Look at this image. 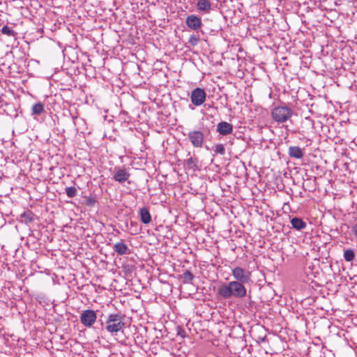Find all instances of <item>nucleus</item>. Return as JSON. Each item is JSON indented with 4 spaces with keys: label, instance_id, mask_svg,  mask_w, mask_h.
Returning a JSON list of instances; mask_svg holds the SVG:
<instances>
[{
    "label": "nucleus",
    "instance_id": "obj_1",
    "mask_svg": "<svg viewBox=\"0 0 357 357\" xmlns=\"http://www.w3.org/2000/svg\"><path fill=\"white\" fill-rule=\"evenodd\" d=\"M241 282L231 281L227 284H222L218 287V294L224 299L231 297L242 298L246 296L247 290Z\"/></svg>",
    "mask_w": 357,
    "mask_h": 357
},
{
    "label": "nucleus",
    "instance_id": "obj_2",
    "mask_svg": "<svg viewBox=\"0 0 357 357\" xmlns=\"http://www.w3.org/2000/svg\"><path fill=\"white\" fill-rule=\"evenodd\" d=\"M126 315L121 313H112L108 314L105 322H101V326H105V330L111 334H116L123 331L126 326L124 320Z\"/></svg>",
    "mask_w": 357,
    "mask_h": 357
},
{
    "label": "nucleus",
    "instance_id": "obj_3",
    "mask_svg": "<svg viewBox=\"0 0 357 357\" xmlns=\"http://www.w3.org/2000/svg\"><path fill=\"white\" fill-rule=\"evenodd\" d=\"M62 52L64 59H67L72 63L79 62L87 56L86 52H82L79 46H65Z\"/></svg>",
    "mask_w": 357,
    "mask_h": 357
},
{
    "label": "nucleus",
    "instance_id": "obj_4",
    "mask_svg": "<svg viewBox=\"0 0 357 357\" xmlns=\"http://www.w3.org/2000/svg\"><path fill=\"white\" fill-rule=\"evenodd\" d=\"M293 114V111L287 106H278L273 109L271 116L278 123L286 122Z\"/></svg>",
    "mask_w": 357,
    "mask_h": 357
},
{
    "label": "nucleus",
    "instance_id": "obj_5",
    "mask_svg": "<svg viewBox=\"0 0 357 357\" xmlns=\"http://www.w3.org/2000/svg\"><path fill=\"white\" fill-rule=\"evenodd\" d=\"M204 137V132L197 130H191L188 134V138L194 148H202L203 146Z\"/></svg>",
    "mask_w": 357,
    "mask_h": 357
},
{
    "label": "nucleus",
    "instance_id": "obj_6",
    "mask_svg": "<svg viewBox=\"0 0 357 357\" xmlns=\"http://www.w3.org/2000/svg\"><path fill=\"white\" fill-rule=\"evenodd\" d=\"M231 275L236 280V282H241L243 284L248 283L251 280V273L239 266L232 269Z\"/></svg>",
    "mask_w": 357,
    "mask_h": 357
},
{
    "label": "nucleus",
    "instance_id": "obj_7",
    "mask_svg": "<svg viewBox=\"0 0 357 357\" xmlns=\"http://www.w3.org/2000/svg\"><path fill=\"white\" fill-rule=\"evenodd\" d=\"M97 319V314L93 310H85L80 314L79 319L80 322L85 326L90 328L96 322Z\"/></svg>",
    "mask_w": 357,
    "mask_h": 357
},
{
    "label": "nucleus",
    "instance_id": "obj_8",
    "mask_svg": "<svg viewBox=\"0 0 357 357\" xmlns=\"http://www.w3.org/2000/svg\"><path fill=\"white\" fill-rule=\"evenodd\" d=\"M130 174L125 167H115L113 171L112 178L119 183H123L126 181L130 183L128 181Z\"/></svg>",
    "mask_w": 357,
    "mask_h": 357
},
{
    "label": "nucleus",
    "instance_id": "obj_9",
    "mask_svg": "<svg viewBox=\"0 0 357 357\" xmlns=\"http://www.w3.org/2000/svg\"><path fill=\"white\" fill-rule=\"evenodd\" d=\"M206 98V93L204 89L197 87L191 92L190 100L195 106L202 105L205 102Z\"/></svg>",
    "mask_w": 357,
    "mask_h": 357
},
{
    "label": "nucleus",
    "instance_id": "obj_10",
    "mask_svg": "<svg viewBox=\"0 0 357 357\" xmlns=\"http://www.w3.org/2000/svg\"><path fill=\"white\" fill-rule=\"evenodd\" d=\"M185 24L190 29L197 31L201 28L202 22L199 17L190 15L186 17Z\"/></svg>",
    "mask_w": 357,
    "mask_h": 357
},
{
    "label": "nucleus",
    "instance_id": "obj_11",
    "mask_svg": "<svg viewBox=\"0 0 357 357\" xmlns=\"http://www.w3.org/2000/svg\"><path fill=\"white\" fill-rule=\"evenodd\" d=\"M199 160L195 156H190L188 158L184 160L183 165L186 169L192 171L193 172L199 169Z\"/></svg>",
    "mask_w": 357,
    "mask_h": 357
},
{
    "label": "nucleus",
    "instance_id": "obj_12",
    "mask_svg": "<svg viewBox=\"0 0 357 357\" xmlns=\"http://www.w3.org/2000/svg\"><path fill=\"white\" fill-rule=\"evenodd\" d=\"M217 131L222 135H227L233 132V126L226 121H221L217 125Z\"/></svg>",
    "mask_w": 357,
    "mask_h": 357
},
{
    "label": "nucleus",
    "instance_id": "obj_13",
    "mask_svg": "<svg viewBox=\"0 0 357 357\" xmlns=\"http://www.w3.org/2000/svg\"><path fill=\"white\" fill-rule=\"evenodd\" d=\"M113 249L119 255H124L130 253L129 248L123 241L115 243Z\"/></svg>",
    "mask_w": 357,
    "mask_h": 357
},
{
    "label": "nucleus",
    "instance_id": "obj_14",
    "mask_svg": "<svg viewBox=\"0 0 357 357\" xmlns=\"http://www.w3.org/2000/svg\"><path fill=\"white\" fill-rule=\"evenodd\" d=\"M288 154L290 158L301 159L303 157V150L298 146H291L288 150Z\"/></svg>",
    "mask_w": 357,
    "mask_h": 357
},
{
    "label": "nucleus",
    "instance_id": "obj_15",
    "mask_svg": "<svg viewBox=\"0 0 357 357\" xmlns=\"http://www.w3.org/2000/svg\"><path fill=\"white\" fill-rule=\"evenodd\" d=\"M206 42L208 43V40L204 37V33L199 32V31H196L195 34L192 35L189 38V43L191 45H195L197 43Z\"/></svg>",
    "mask_w": 357,
    "mask_h": 357
},
{
    "label": "nucleus",
    "instance_id": "obj_16",
    "mask_svg": "<svg viewBox=\"0 0 357 357\" xmlns=\"http://www.w3.org/2000/svg\"><path fill=\"white\" fill-rule=\"evenodd\" d=\"M197 8L205 13H208L211 10V3L210 0H197Z\"/></svg>",
    "mask_w": 357,
    "mask_h": 357
},
{
    "label": "nucleus",
    "instance_id": "obj_17",
    "mask_svg": "<svg viewBox=\"0 0 357 357\" xmlns=\"http://www.w3.org/2000/svg\"><path fill=\"white\" fill-rule=\"evenodd\" d=\"M140 220L142 222L148 225L151 221V215L148 207H143L139 211Z\"/></svg>",
    "mask_w": 357,
    "mask_h": 357
},
{
    "label": "nucleus",
    "instance_id": "obj_18",
    "mask_svg": "<svg viewBox=\"0 0 357 357\" xmlns=\"http://www.w3.org/2000/svg\"><path fill=\"white\" fill-rule=\"evenodd\" d=\"M21 218L26 224H29L36 220V215L31 211L27 210L21 214Z\"/></svg>",
    "mask_w": 357,
    "mask_h": 357
},
{
    "label": "nucleus",
    "instance_id": "obj_19",
    "mask_svg": "<svg viewBox=\"0 0 357 357\" xmlns=\"http://www.w3.org/2000/svg\"><path fill=\"white\" fill-rule=\"evenodd\" d=\"M291 223L292 227L297 230H301L306 227V223L299 218H293L291 220Z\"/></svg>",
    "mask_w": 357,
    "mask_h": 357
},
{
    "label": "nucleus",
    "instance_id": "obj_20",
    "mask_svg": "<svg viewBox=\"0 0 357 357\" xmlns=\"http://www.w3.org/2000/svg\"><path fill=\"white\" fill-rule=\"evenodd\" d=\"M22 46H12V50L9 54H13V57H17L18 59H23L25 57V52L21 51Z\"/></svg>",
    "mask_w": 357,
    "mask_h": 357
},
{
    "label": "nucleus",
    "instance_id": "obj_21",
    "mask_svg": "<svg viewBox=\"0 0 357 357\" xmlns=\"http://www.w3.org/2000/svg\"><path fill=\"white\" fill-rule=\"evenodd\" d=\"M44 112V105L38 102L32 107V114L40 115Z\"/></svg>",
    "mask_w": 357,
    "mask_h": 357
},
{
    "label": "nucleus",
    "instance_id": "obj_22",
    "mask_svg": "<svg viewBox=\"0 0 357 357\" xmlns=\"http://www.w3.org/2000/svg\"><path fill=\"white\" fill-rule=\"evenodd\" d=\"M355 258V252L352 249L348 248L344 251V259L349 262L352 261Z\"/></svg>",
    "mask_w": 357,
    "mask_h": 357
},
{
    "label": "nucleus",
    "instance_id": "obj_23",
    "mask_svg": "<svg viewBox=\"0 0 357 357\" xmlns=\"http://www.w3.org/2000/svg\"><path fill=\"white\" fill-rule=\"evenodd\" d=\"M182 278L183 279V283H191L195 278V276L190 271L186 270L183 273Z\"/></svg>",
    "mask_w": 357,
    "mask_h": 357
},
{
    "label": "nucleus",
    "instance_id": "obj_24",
    "mask_svg": "<svg viewBox=\"0 0 357 357\" xmlns=\"http://www.w3.org/2000/svg\"><path fill=\"white\" fill-rule=\"evenodd\" d=\"M66 192L68 197L73 198L77 195V190L75 187H67L66 188Z\"/></svg>",
    "mask_w": 357,
    "mask_h": 357
},
{
    "label": "nucleus",
    "instance_id": "obj_25",
    "mask_svg": "<svg viewBox=\"0 0 357 357\" xmlns=\"http://www.w3.org/2000/svg\"><path fill=\"white\" fill-rule=\"evenodd\" d=\"M213 151L217 154L224 155L225 153V149L223 144H215Z\"/></svg>",
    "mask_w": 357,
    "mask_h": 357
},
{
    "label": "nucleus",
    "instance_id": "obj_26",
    "mask_svg": "<svg viewBox=\"0 0 357 357\" xmlns=\"http://www.w3.org/2000/svg\"><path fill=\"white\" fill-rule=\"evenodd\" d=\"M1 32H2V33L6 34L9 36H13L15 34L14 30L12 28H10L6 25H5L2 27Z\"/></svg>",
    "mask_w": 357,
    "mask_h": 357
},
{
    "label": "nucleus",
    "instance_id": "obj_27",
    "mask_svg": "<svg viewBox=\"0 0 357 357\" xmlns=\"http://www.w3.org/2000/svg\"><path fill=\"white\" fill-rule=\"evenodd\" d=\"M233 47H235L236 49H238V54L237 57L238 59L243 58L245 56V53L244 52L243 50L241 48V46H232Z\"/></svg>",
    "mask_w": 357,
    "mask_h": 357
},
{
    "label": "nucleus",
    "instance_id": "obj_28",
    "mask_svg": "<svg viewBox=\"0 0 357 357\" xmlns=\"http://www.w3.org/2000/svg\"><path fill=\"white\" fill-rule=\"evenodd\" d=\"M96 202V199L92 197H88L86 200V204L89 206H93Z\"/></svg>",
    "mask_w": 357,
    "mask_h": 357
},
{
    "label": "nucleus",
    "instance_id": "obj_29",
    "mask_svg": "<svg viewBox=\"0 0 357 357\" xmlns=\"http://www.w3.org/2000/svg\"><path fill=\"white\" fill-rule=\"evenodd\" d=\"M178 335H180L181 337H185V331L182 329L181 327H178V332H177Z\"/></svg>",
    "mask_w": 357,
    "mask_h": 357
},
{
    "label": "nucleus",
    "instance_id": "obj_30",
    "mask_svg": "<svg viewBox=\"0 0 357 357\" xmlns=\"http://www.w3.org/2000/svg\"><path fill=\"white\" fill-rule=\"evenodd\" d=\"M352 234H354L356 240L357 241V224L354 225L351 228Z\"/></svg>",
    "mask_w": 357,
    "mask_h": 357
},
{
    "label": "nucleus",
    "instance_id": "obj_31",
    "mask_svg": "<svg viewBox=\"0 0 357 357\" xmlns=\"http://www.w3.org/2000/svg\"><path fill=\"white\" fill-rule=\"evenodd\" d=\"M275 47H276L275 52H279V51H280V47H282V49H286V46H280V45H278V46H275Z\"/></svg>",
    "mask_w": 357,
    "mask_h": 357
},
{
    "label": "nucleus",
    "instance_id": "obj_32",
    "mask_svg": "<svg viewBox=\"0 0 357 357\" xmlns=\"http://www.w3.org/2000/svg\"><path fill=\"white\" fill-rule=\"evenodd\" d=\"M305 120L309 121L310 124L312 126V127H313L314 121L311 119L306 118Z\"/></svg>",
    "mask_w": 357,
    "mask_h": 357
},
{
    "label": "nucleus",
    "instance_id": "obj_33",
    "mask_svg": "<svg viewBox=\"0 0 357 357\" xmlns=\"http://www.w3.org/2000/svg\"><path fill=\"white\" fill-rule=\"evenodd\" d=\"M320 47H321V52L322 54L325 55V53H324V45H321V46H320Z\"/></svg>",
    "mask_w": 357,
    "mask_h": 357
},
{
    "label": "nucleus",
    "instance_id": "obj_34",
    "mask_svg": "<svg viewBox=\"0 0 357 357\" xmlns=\"http://www.w3.org/2000/svg\"><path fill=\"white\" fill-rule=\"evenodd\" d=\"M73 119L74 123L75 124L76 121L78 120V118L77 116H75V117L73 116Z\"/></svg>",
    "mask_w": 357,
    "mask_h": 357
},
{
    "label": "nucleus",
    "instance_id": "obj_35",
    "mask_svg": "<svg viewBox=\"0 0 357 357\" xmlns=\"http://www.w3.org/2000/svg\"><path fill=\"white\" fill-rule=\"evenodd\" d=\"M119 47H121V50H123V46L122 45H120Z\"/></svg>",
    "mask_w": 357,
    "mask_h": 357
},
{
    "label": "nucleus",
    "instance_id": "obj_36",
    "mask_svg": "<svg viewBox=\"0 0 357 357\" xmlns=\"http://www.w3.org/2000/svg\"><path fill=\"white\" fill-rule=\"evenodd\" d=\"M282 59H286V56H282Z\"/></svg>",
    "mask_w": 357,
    "mask_h": 357
},
{
    "label": "nucleus",
    "instance_id": "obj_37",
    "mask_svg": "<svg viewBox=\"0 0 357 357\" xmlns=\"http://www.w3.org/2000/svg\"><path fill=\"white\" fill-rule=\"evenodd\" d=\"M295 47V46H293V47H289V52L291 51V47Z\"/></svg>",
    "mask_w": 357,
    "mask_h": 357
}]
</instances>
